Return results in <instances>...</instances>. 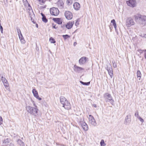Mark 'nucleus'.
I'll list each match as a JSON object with an SVG mask.
<instances>
[{"label":"nucleus","instance_id":"nucleus-45","mask_svg":"<svg viewBox=\"0 0 146 146\" xmlns=\"http://www.w3.org/2000/svg\"><path fill=\"white\" fill-rule=\"evenodd\" d=\"M9 146H14V144L13 143H11L10 144Z\"/></svg>","mask_w":146,"mask_h":146},{"label":"nucleus","instance_id":"nucleus-16","mask_svg":"<svg viewBox=\"0 0 146 146\" xmlns=\"http://www.w3.org/2000/svg\"><path fill=\"white\" fill-rule=\"evenodd\" d=\"M106 70H108V74L111 78H112L113 76V73L111 67L110 66V67H107L106 68Z\"/></svg>","mask_w":146,"mask_h":146},{"label":"nucleus","instance_id":"nucleus-31","mask_svg":"<svg viewBox=\"0 0 146 146\" xmlns=\"http://www.w3.org/2000/svg\"><path fill=\"white\" fill-rule=\"evenodd\" d=\"M62 37L64 40H66L67 38L70 37V36L68 35H62Z\"/></svg>","mask_w":146,"mask_h":146},{"label":"nucleus","instance_id":"nucleus-17","mask_svg":"<svg viewBox=\"0 0 146 146\" xmlns=\"http://www.w3.org/2000/svg\"><path fill=\"white\" fill-rule=\"evenodd\" d=\"M130 115H127L125 118V120L124 121V123L125 124H127L129 123L130 121Z\"/></svg>","mask_w":146,"mask_h":146},{"label":"nucleus","instance_id":"nucleus-18","mask_svg":"<svg viewBox=\"0 0 146 146\" xmlns=\"http://www.w3.org/2000/svg\"><path fill=\"white\" fill-rule=\"evenodd\" d=\"M73 7L74 9L76 10H78L80 8V4L77 2H76L74 3Z\"/></svg>","mask_w":146,"mask_h":146},{"label":"nucleus","instance_id":"nucleus-8","mask_svg":"<svg viewBox=\"0 0 146 146\" xmlns=\"http://www.w3.org/2000/svg\"><path fill=\"white\" fill-rule=\"evenodd\" d=\"M64 15L66 19L68 20L71 19L72 18L73 16L72 13L68 11H65Z\"/></svg>","mask_w":146,"mask_h":146},{"label":"nucleus","instance_id":"nucleus-3","mask_svg":"<svg viewBox=\"0 0 146 146\" xmlns=\"http://www.w3.org/2000/svg\"><path fill=\"white\" fill-rule=\"evenodd\" d=\"M104 97L105 99L106 102H110L112 105H113L114 101L110 94L108 93H105L104 94Z\"/></svg>","mask_w":146,"mask_h":146},{"label":"nucleus","instance_id":"nucleus-14","mask_svg":"<svg viewBox=\"0 0 146 146\" xmlns=\"http://www.w3.org/2000/svg\"><path fill=\"white\" fill-rule=\"evenodd\" d=\"M32 93L35 97L38 99L39 100H41L42 99L41 98L39 97L38 93L37 91L35 89H33L32 90Z\"/></svg>","mask_w":146,"mask_h":146},{"label":"nucleus","instance_id":"nucleus-15","mask_svg":"<svg viewBox=\"0 0 146 146\" xmlns=\"http://www.w3.org/2000/svg\"><path fill=\"white\" fill-rule=\"evenodd\" d=\"M74 23V21H70L65 25V27L68 29H70L72 27Z\"/></svg>","mask_w":146,"mask_h":146},{"label":"nucleus","instance_id":"nucleus-52","mask_svg":"<svg viewBox=\"0 0 146 146\" xmlns=\"http://www.w3.org/2000/svg\"><path fill=\"white\" fill-rule=\"evenodd\" d=\"M36 27L37 28L38 27V25L37 24L36 25Z\"/></svg>","mask_w":146,"mask_h":146},{"label":"nucleus","instance_id":"nucleus-48","mask_svg":"<svg viewBox=\"0 0 146 146\" xmlns=\"http://www.w3.org/2000/svg\"><path fill=\"white\" fill-rule=\"evenodd\" d=\"M77 44V42H74V45L75 46Z\"/></svg>","mask_w":146,"mask_h":146},{"label":"nucleus","instance_id":"nucleus-38","mask_svg":"<svg viewBox=\"0 0 146 146\" xmlns=\"http://www.w3.org/2000/svg\"><path fill=\"white\" fill-rule=\"evenodd\" d=\"M0 28L1 33H3V28L2 26L1 23H0Z\"/></svg>","mask_w":146,"mask_h":146},{"label":"nucleus","instance_id":"nucleus-30","mask_svg":"<svg viewBox=\"0 0 146 146\" xmlns=\"http://www.w3.org/2000/svg\"><path fill=\"white\" fill-rule=\"evenodd\" d=\"M17 33H18V35L19 36H19H21L22 35L21 33V31L19 29H17Z\"/></svg>","mask_w":146,"mask_h":146},{"label":"nucleus","instance_id":"nucleus-9","mask_svg":"<svg viewBox=\"0 0 146 146\" xmlns=\"http://www.w3.org/2000/svg\"><path fill=\"white\" fill-rule=\"evenodd\" d=\"M80 123L83 129L85 131H87L88 129V127L87 124L84 121H80Z\"/></svg>","mask_w":146,"mask_h":146},{"label":"nucleus","instance_id":"nucleus-28","mask_svg":"<svg viewBox=\"0 0 146 146\" xmlns=\"http://www.w3.org/2000/svg\"><path fill=\"white\" fill-rule=\"evenodd\" d=\"M137 77L139 78V80H140L141 77V73L140 72L139 70L137 71Z\"/></svg>","mask_w":146,"mask_h":146},{"label":"nucleus","instance_id":"nucleus-54","mask_svg":"<svg viewBox=\"0 0 146 146\" xmlns=\"http://www.w3.org/2000/svg\"><path fill=\"white\" fill-rule=\"evenodd\" d=\"M94 106V107H96V105H95Z\"/></svg>","mask_w":146,"mask_h":146},{"label":"nucleus","instance_id":"nucleus-26","mask_svg":"<svg viewBox=\"0 0 146 146\" xmlns=\"http://www.w3.org/2000/svg\"><path fill=\"white\" fill-rule=\"evenodd\" d=\"M9 139L7 138V139H4L3 141V143L5 144V145L7 144L9 142Z\"/></svg>","mask_w":146,"mask_h":146},{"label":"nucleus","instance_id":"nucleus-42","mask_svg":"<svg viewBox=\"0 0 146 146\" xmlns=\"http://www.w3.org/2000/svg\"><path fill=\"white\" fill-rule=\"evenodd\" d=\"M144 57L146 59V49L144 50Z\"/></svg>","mask_w":146,"mask_h":146},{"label":"nucleus","instance_id":"nucleus-1","mask_svg":"<svg viewBox=\"0 0 146 146\" xmlns=\"http://www.w3.org/2000/svg\"><path fill=\"white\" fill-rule=\"evenodd\" d=\"M134 17L135 21L141 25L144 26L146 25V16L137 15Z\"/></svg>","mask_w":146,"mask_h":146},{"label":"nucleus","instance_id":"nucleus-46","mask_svg":"<svg viewBox=\"0 0 146 146\" xmlns=\"http://www.w3.org/2000/svg\"><path fill=\"white\" fill-rule=\"evenodd\" d=\"M4 78H5L3 77V76H2L1 77V80L2 81V80H4Z\"/></svg>","mask_w":146,"mask_h":146},{"label":"nucleus","instance_id":"nucleus-44","mask_svg":"<svg viewBox=\"0 0 146 146\" xmlns=\"http://www.w3.org/2000/svg\"><path fill=\"white\" fill-rule=\"evenodd\" d=\"M53 28L55 29H56L58 27L56 26V25H55L53 26Z\"/></svg>","mask_w":146,"mask_h":146},{"label":"nucleus","instance_id":"nucleus-5","mask_svg":"<svg viewBox=\"0 0 146 146\" xmlns=\"http://www.w3.org/2000/svg\"><path fill=\"white\" fill-rule=\"evenodd\" d=\"M50 12L51 14L55 16H57L59 13V11L58 9L53 7L50 9Z\"/></svg>","mask_w":146,"mask_h":146},{"label":"nucleus","instance_id":"nucleus-13","mask_svg":"<svg viewBox=\"0 0 146 146\" xmlns=\"http://www.w3.org/2000/svg\"><path fill=\"white\" fill-rule=\"evenodd\" d=\"M63 107L65 109L67 110H69L71 108L70 104L67 100L66 101V102L64 103V104H63Z\"/></svg>","mask_w":146,"mask_h":146},{"label":"nucleus","instance_id":"nucleus-19","mask_svg":"<svg viewBox=\"0 0 146 146\" xmlns=\"http://www.w3.org/2000/svg\"><path fill=\"white\" fill-rule=\"evenodd\" d=\"M53 20L54 21L56 22L58 24L60 25L62 23V21L60 18H53Z\"/></svg>","mask_w":146,"mask_h":146},{"label":"nucleus","instance_id":"nucleus-49","mask_svg":"<svg viewBox=\"0 0 146 146\" xmlns=\"http://www.w3.org/2000/svg\"><path fill=\"white\" fill-rule=\"evenodd\" d=\"M33 106H35V107L34 108H35V106H36V105L35 103H33Z\"/></svg>","mask_w":146,"mask_h":146},{"label":"nucleus","instance_id":"nucleus-22","mask_svg":"<svg viewBox=\"0 0 146 146\" xmlns=\"http://www.w3.org/2000/svg\"><path fill=\"white\" fill-rule=\"evenodd\" d=\"M111 22L113 23V25L114 26L115 31H116L117 25L114 19H112L111 21Z\"/></svg>","mask_w":146,"mask_h":146},{"label":"nucleus","instance_id":"nucleus-2","mask_svg":"<svg viewBox=\"0 0 146 146\" xmlns=\"http://www.w3.org/2000/svg\"><path fill=\"white\" fill-rule=\"evenodd\" d=\"M26 108L27 112L35 116H36L37 115L38 109L37 106H35V108H34L30 106H28L26 107Z\"/></svg>","mask_w":146,"mask_h":146},{"label":"nucleus","instance_id":"nucleus-33","mask_svg":"<svg viewBox=\"0 0 146 146\" xmlns=\"http://www.w3.org/2000/svg\"><path fill=\"white\" fill-rule=\"evenodd\" d=\"M49 40L51 43H54L56 42V41L52 37H51L50 38Z\"/></svg>","mask_w":146,"mask_h":146},{"label":"nucleus","instance_id":"nucleus-24","mask_svg":"<svg viewBox=\"0 0 146 146\" xmlns=\"http://www.w3.org/2000/svg\"><path fill=\"white\" fill-rule=\"evenodd\" d=\"M19 38L20 40L21 43L22 44H24L25 42V40L23 36H19Z\"/></svg>","mask_w":146,"mask_h":146},{"label":"nucleus","instance_id":"nucleus-51","mask_svg":"<svg viewBox=\"0 0 146 146\" xmlns=\"http://www.w3.org/2000/svg\"><path fill=\"white\" fill-rule=\"evenodd\" d=\"M141 36L142 37H145V36H143L141 35Z\"/></svg>","mask_w":146,"mask_h":146},{"label":"nucleus","instance_id":"nucleus-4","mask_svg":"<svg viewBox=\"0 0 146 146\" xmlns=\"http://www.w3.org/2000/svg\"><path fill=\"white\" fill-rule=\"evenodd\" d=\"M135 23L132 18L131 17L128 18L126 20V25L127 27H130L134 25Z\"/></svg>","mask_w":146,"mask_h":146},{"label":"nucleus","instance_id":"nucleus-7","mask_svg":"<svg viewBox=\"0 0 146 146\" xmlns=\"http://www.w3.org/2000/svg\"><path fill=\"white\" fill-rule=\"evenodd\" d=\"M127 5L131 7H133L136 5V2L135 0H129L127 2Z\"/></svg>","mask_w":146,"mask_h":146},{"label":"nucleus","instance_id":"nucleus-43","mask_svg":"<svg viewBox=\"0 0 146 146\" xmlns=\"http://www.w3.org/2000/svg\"><path fill=\"white\" fill-rule=\"evenodd\" d=\"M79 24V22L78 21H76L75 23V25L76 26H78Z\"/></svg>","mask_w":146,"mask_h":146},{"label":"nucleus","instance_id":"nucleus-32","mask_svg":"<svg viewBox=\"0 0 146 146\" xmlns=\"http://www.w3.org/2000/svg\"><path fill=\"white\" fill-rule=\"evenodd\" d=\"M42 21L45 23H46L48 21V20L46 19L45 16H43L42 18Z\"/></svg>","mask_w":146,"mask_h":146},{"label":"nucleus","instance_id":"nucleus-25","mask_svg":"<svg viewBox=\"0 0 146 146\" xmlns=\"http://www.w3.org/2000/svg\"><path fill=\"white\" fill-rule=\"evenodd\" d=\"M58 5V6L60 7V8L62 7V6L64 4L63 2L61 0H59L57 3Z\"/></svg>","mask_w":146,"mask_h":146},{"label":"nucleus","instance_id":"nucleus-53","mask_svg":"<svg viewBox=\"0 0 146 146\" xmlns=\"http://www.w3.org/2000/svg\"><path fill=\"white\" fill-rule=\"evenodd\" d=\"M23 0V1L24 2H25V1H27V0Z\"/></svg>","mask_w":146,"mask_h":146},{"label":"nucleus","instance_id":"nucleus-35","mask_svg":"<svg viewBox=\"0 0 146 146\" xmlns=\"http://www.w3.org/2000/svg\"><path fill=\"white\" fill-rule=\"evenodd\" d=\"M138 119L139 121L142 123H143L144 122V120L140 116H138V117L137 118Z\"/></svg>","mask_w":146,"mask_h":146},{"label":"nucleus","instance_id":"nucleus-6","mask_svg":"<svg viewBox=\"0 0 146 146\" xmlns=\"http://www.w3.org/2000/svg\"><path fill=\"white\" fill-rule=\"evenodd\" d=\"M89 122L92 125L95 126L97 123L94 117L91 115H89L88 117Z\"/></svg>","mask_w":146,"mask_h":146},{"label":"nucleus","instance_id":"nucleus-12","mask_svg":"<svg viewBox=\"0 0 146 146\" xmlns=\"http://www.w3.org/2000/svg\"><path fill=\"white\" fill-rule=\"evenodd\" d=\"M88 58L86 57H82L79 60V63L80 65H83L85 64L86 62L87 59Z\"/></svg>","mask_w":146,"mask_h":146},{"label":"nucleus","instance_id":"nucleus-36","mask_svg":"<svg viewBox=\"0 0 146 146\" xmlns=\"http://www.w3.org/2000/svg\"><path fill=\"white\" fill-rule=\"evenodd\" d=\"M41 4L44 3L46 1V0H38Z\"/></svg>","mask_w":146,"mask_h":146},{"label":"nucleus","instance_id":"nucleus-20","mask_svg":"<svg viewBox=\"0 0 146 146\" xmlns=\"http://www.w3.org/2000/svg\"><path fill=\"white\" fill-rule=\"evenodd\" d=\"M60 102L62 104H64L67 100L66 98L63 96H61L60 98Z\"/></svg>","mask_w":146,"mask_h":146},{"label":"nucleus","instance_id":"nucleus-34","mask_svg":"<svg viewBox=\"0 0 146 146\" xmlns=\"http://www.w3.org/2000/svg\"><path fill=\"white\" fill-rule=\"evenodd\" d=\"M100 144L101 146H105L106 144L104 143V141L103 140H102L100 142Z\"/></svg>","mask_w":146,"mask_h":146},{"label":"nucleus","instance_id":"nucleus-39","mask_svg":"<svg viewBox=\"0 0 146 146\" xmlns=\"http://www.w3.org/2000/svg\"><path fill=\"white\" fill-rule=\"evenodd\" d=\"M3 120L1 116H0V125L2 124L3 123Z\"/></svg>","mask_w":146,"mask_h":146},{"label":"nucleus","instance_id":"nucleus-40","mask_svg":"<svg viewBox=\"0 0 146 146\" xmlns=\"http://www.w3.org/2000/svg\"><path fill=\"white\" fill-rule=\"evenodd\" d=\"M112 63L113 64V67L114 68H116L117 67V65L115 63V62H112Z\"/></svg>","mask_w":146,"mask_h":146},{"label":"nucleus","instance_id":"nucleus-55","mask_svg":"<svg viewBox=\"0 0 146 146\" xmlns=\"http://www.w3.org/2000/svg\"><path fill=\"white\" fill-rule=\"evenodd\" d=\"M29 6H30V5L29 4Z\"/></svg>","mask_w":146,"mask_h":146},{"label":"nucleus","instance_id":"nucleus-50","mask_svg":"<svg viewBox=\"0 0 146 146\" xmlns=\"http://www.w3.org/2000/svg\"><path fill=\"white\" fill-rule=\"evenodd\" d=\"M65 25H62L61 27L62 28H64V27Z\"/></svg>","mask_w":146,"mask_h":146},{"label":"nucleus","instance_id":"nucleus-27","mask_svg":"<svg viewBox=\"0 0 146 146\" xmlns=\"http://www.w3.org/2000/svg\"><path fill=\"white\" fill-rule=\"evenodd\" d=\"M80 83H81V84H82L83 85H86V86L89 85L90 84V82H83L82 81H80Z\"/></svg>","mask_w":146,"mask_h":146},{"label":"nucleus","instance_id":"nucleus-47","mask_svg":"<svg viewBox=\"0 0 146 146\" xmlns=\"http://www.w3.org/2000/svg\"><path fill=\"white\" fill-rule=\"evenodd\" d=\"M41 15L42 16V17H43H43L45 16L44 15L43 13H41Z\"/></svg>","mask_w":146,"mask_h":146},{"label":"nucleus","instance_id":"nucleus-29","mask_svg":"<svg viewBox=\"0 0 146 146\" xmlns=\"http://www.w3.org/2000/svg\"><path fill=\"white\" fill-rule=\"evenodd\" d=\"M72 3V0H67L66 3L68 5H71Z\"/></svg>","mask_w":146,"mask_h":146},{"label":"nucleus","instance_id":"nucleus-11","mask_svg":"<svg viewBox=\"0 0 146 146\" xmlns=\"http://www.w3.org/2000/svg\"><path fill=\"white\" fill-rule=\"evenodd\" d=\"M2 81L3 83L5 88L7 90L10 91V89L9 88V84L6 79V78H4V80H2Z\"/></svg>","mask_w":146,"mask_h":146},{"label":"nucleus","instance_id":"nucleus-37","mask_svg":"<svg viewBox=\"0 0 146 146\" xmlns=\"http://www.w3.org/2000/svg\"><path fill=\"white\" fill-rule=\"evenodd\" d=\"M141 50V49H138V50L137 51L138 52H139V53H142L143 52H144V50Z\"/></svg>","mask_w":146,"mask_h":146},{"label":"nucleus","instance_id":"nucleus-21","mask_svg":"<svg viewBox=\"0 0 146 146\" xmlns=\"http://www.w3.org/2000/svg\"><path fill=\"white\" fill-rule=\"evenodd\" d=\"M17 142L20 146H25L24 143L21 139H18L17 141Z\"/></svg>","mask_w":146,"mask_h":146},{"label":"nucleus","instance_id":"nucleus-23","mask_svg":"<svg viewBox=\"0 0 146 146\" xmlns=\"http://www.w3.org/2000/svg\"><path fill=\"white\" fill-rule=\"evenodd\" d=\"M111 22L113 23V25L114 26L115 31H116L117 25L114 19H112L111 21Z\"/></svg>","mask_w":146,"mask_h":146},{"label":"nucleus","instance_id":"nucleus-10","mask_svg":"<svg viewBox=\"0 0 146 146\" xmlns=\"http://www.w3.org/2000/svg\"><path fill=\"white\" fill-rule=\"evenodd\" d=\"M74 70L76 72L79 73L81 72L82 71L84 70V69L82 67L77 66L75 65L74 66Z\"/></svg>","mask_w":146,"mask_h":146},{"label":"nucleus","instance_id":"nucleus-41","mask_svg":"<svg viewBox=\"0 0 146 146\" xmlns=\"http://www.w3.org/2000/svg\"><path fill=\"white\" fill-rule=\"evenodd\" d=\"M135 116L137 117V118L138 117V116H139V115L138 113V112H136L135 113Z\"/></svg>","mask_w":146,"mask_h":146}]
</instances>
